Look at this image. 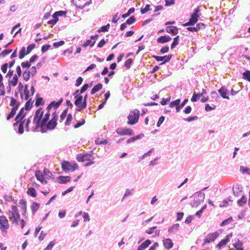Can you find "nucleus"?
Segmentation results:
<instances>
[{
	"instance_id": "nucleus-1",
	"label": "nucleus",
	"mask_w": 250,
	"mask_h": 250,
	"mask_svg": "<svg viewBox=\"0 0 250 250\" xmlns=\"http://www.w3.org/2000/svg\"><path fill=\"white\" fill-rule=\"evenodd\" d=\"M7 214L9 219L12 224L16 225H19L18 220L20 218V214L17 206H12L11 209L8 210Z\"/></svg>"
},
{
	"instance_id": "nucleus-2",
	"label": "nucleus",
	"mask_w": 250,
	"mask_h": 250,
	"mask_svg": "<svg viewBox=\"0 0 250 250\" xmlns=\"http://www.w3.org/2000/svg\"><path fill=\"white\" fill-rule=\"evenodd\" d=\"M43 115V111L42 108L37 109L35 112V115L33 121V123L35 125L32 128V131L35 132L39 127H41V122Z\"/></svg>"
},
{
	"instance_id": "nucleus-3",
	"label": "nucleus",
	"mask_w": 250,
	"mask_h": 250,
	"mask_svg": "<svg viewBox=\"0 0 250 250\" xmlns=\"http://www.w3.org/2000/svg\"><path fill=\"white\" fill-rule=\"evenodd\" d=\"M140 117V111L137 109H135L130 111L128 117L127 124L130 125L136 124L139 120Z\"/></svg>"
},
{
	"instance_id": "nucleus-4",
	"label": "nucleus",
	"mask_w": 250,
	"mask_h": 250,
	"mask_svg": "<svg viewBox=\"0 0 250 250\" xmlns=\"http://www.w3.org/2000/svg\"><path fill=\"white\" fill-rule=\"evenodd\" d=\"M200 10L199 7L198 6L194 10V12L190 15V18L188 21L183 24L184 26H192L194 25L198 21V18L200 17Z\"/></svg>"
},
{
	"instance_id": "nucleus-5",
	"label": "nucleus",
	"mask_w": 250,
	"mask_h": 250,
	"mask_svg": "<svg viewBox=\"0 0 250 250\" xmlns=\"http://www.w3.org/2000/svg\"><path fill=\"white\" fill-rule=\"evenodd\" d=\"M92 156L87 153L85 154H79L77 156V160L78 162H84L88 161L89 162L87 163L85 165V167H88L93 164H94V162L93 161Z\"/></svg>"
},
{
	"instance_id": "nucleus-6",
	"label": "nucleus",
	"mask_w": 250,
	"mask_h": 250,
	"mask_svg": "<svg viewBox=\"0 0 250 250\" xmlns=\"http://www.w3.org/2000/svg\"><path fill=\"white\" fill-rule=\"evenodd\" d=\"M62 168L65 172L74 171L78 168V166L75 163H71L64 161L62 163Z\"/></svg>"
},
{
	"instance_id": "nucleus-7",
	"label": "nucleus",
	"mask_w": 250,
	"mask_h": 250,
	"mask_svg": "<svg viewBox=\"0 0 250 250\" xmlns=\"http://www.w3.org/2000/svg\"><path fill=\"white\" fill-rule=\"evenodd\" d=\"M57 124V122L51 119L48 123H46L44 126L39 128L41 129V131L42 133H45L47 130H52L54 129L56 126Z\"/></svg>"
},
{
	"instance_id": "nucleus-8",
	"label": "nucleus",
	"mask_w": 250,
	"mask_h": 250,
	"mask_svg": "<svg viewBox=\"0 0 250 250\" xmlns=\"http://www.w3.org/2000/svg\"><path fill=\"white\" fill-rule=\"evenodd\" d=\"M71 1L76 7L81 9H83L91 2V0H72Z\"/></svg>"
},
{
	"instance_id": "nucleus-9",
	"label": "nucleus",
	"mask_w": 250,
	"mask_h": 250,
	"mask_svg": "<svg viewBox=\"0 0 250 250\" xmlns=\"http://www.w3.org/2000/svg\"><path fill=\"white\" fill-rule=\"evenodd\" d=\"M9 228V224L7 218L2 215L0 216V228L2 231H6Z\"/></svg>"
},
{
	"instance_id": "nucleus-10",
	"label": "nucleus",
	"mask_w": 250,
	"mask_h": 250,
	"mask_svg": "<svg viewBox=\"0 0 250 250\" xmlns=\"http://www.w3.org/2000/svg\"><path fill=\"white\" fill-rule=\"evenodd\" d=\"M172 55L171 54L166 55L164 56H158L154 55L153 57L158 62L162 61L160 65H163L166 62H169L172 58Z\"/></svg>"
},
{
	"instance_id": "nucleus-11",
	"label": "nucleus",
	"mask_w": 250,
	"mask_h": 250,
	"mask_svg": "<svg viewBox=\"0 0 250 250\" xmlns=\"http://www.w3.org/2000/svg\"><path fill=\"white\" fill-rule=\"evenodd\" d=\"M116 133L120 135H133V130L130 128H118L116 130Z\"/></svg>"
},
{
	"instance_id": "nucleus-12",
	"label": "nucleus",
	"mask_w": 250,
	"mask_h": 250,
	"mask_svg": "<svg viewBox=\"0 0 250 250\" xmlns=\"http://www.w3.org/2000/svg\"><path fill=\"white\" fill-rule=\"evenodd\" d=\"M25 116L24 108L22 107L21 109L20 112L15 118L16 123L13 125L15 129H16V126H18V124L20 123L22 121Z\"/></svg>"
},
{
	"instance_id": "nucleus-13",
	"label": "nucleus",
	"mask_w": 250,
	"mask_h": 250,
	"mask_svg": "<svg viewBox=\"0 0 250 250\" xmlns=\"http://www.w3.org/2000/svg\"><path fill=\"white\" fill-rule=\"evenodd\" d=\"M219 235V233L217 231L208 234L204 240L203 245L214 241Z\"/></svg>"
},
{
	"instance_id": "nucleus-14",
	"label": "nucleus",
	"mask_w": 250,
	"mask_h": 250,
	"mask_svg": "<svg viewBox=\"0 0 250 250\" xmlns=\"http://www.w3.org/2000/svg\"><path fill=\"white\" fill-rule=\"evenodd\" d=\"M35 176L37 179L42 184H46L47 181L45 179L44 176L42 172L40 170H38L35 172Z\"/></svg>"
},
{
	"instance_id": "nucleus-15",
	"label": "nucleus",
	"mask_w": 250,
	"mask_h": 250,
	"mask_svg": "<svg viewBox=\"0 0 250 250\" xmlns=\"http://www.w3.org/2000/svg\"><path fill=\"white\" fill-rule=\"evenodd\" d=\"M218 91L223 98L229 99V96L228 95L229 94V91L226 87L225 86H222Z\"/></svg>"
},
{
	"instance_id": "nucleus-16",
	"label": "nucleus",
	"mask_w": 250,
	"mask_h": 250,
	"mask_svg": "<svg viewBox=\"0 0 250 250\" xmlns=\"http://www.w3.org/2000/svg\"><path fill=\"white\" fill-rule=\"evenodd\" d=\"M171 38L169 35L162 36L157 39V42L158 43H165L170 41Z\"/></svg>"
},
{
	"instance_id": "nucleus-17",
	"label": "nucleus",
	"mask_w": 250,
	"mask_h": 250,
	"mask_svg": "<svg viewBox=\"0 0 250 250\" xmlns=\"http://www.w3.org/2000/svg\"><path fill=\"white\" fill-rule=\"evenodd\" d=\"M163 243L165 248L168 250L172 248L173 246L172 240L169 238L164 239Z\"/></svg>"
},
{
	"instance_id": "nucleus-18",
	"label": "nucleus",
	"mask_w": 250,
	"mask_h": 250,
	"mask_svg": "<svg viewBox=\"0 0 250 250\" xmlns=\"http://www.w3.org/2000/svg\"><path fill=\"white\" fill-rule=\"evenodd\" d=\"M19 204L21 207V208L22 211V215H25L26 213V202L24 199H21L20 200Z\"/></svg>"
},
{
	"instance_id": "nucleus-19",
	"label": "nucleus",
	"mask_w": 250,
	"mask_h": 250,
	"mask_svg": "<svg viewBox=\"0 0 250 250\" xmlns=\"http://www.w3.org/2000/svg\"><path fill=\"white\" fill-rule=\"evenodd\" d=\"M11 101L10 103V106H12V108H15V110H17L19 107L20 103L18 102L13 97H10Z\"/></svg>"
},
{
	"instance_id": "nucleus-20",
	"label": "nucleus",
	"mask_w": 250,
	"mask_h": 250,
	"mask_svg": "<svg viewBox=\"0 0 250 250\" xmlns=\"http://www.w3.org/2000/svg\"><path fill=\"white\" fill-rule=\"evenodd\" d=\"M167 33L171 34L172 35H175L178 33V29L176 26H169L166 28Z\"/></svg>"
},
{
	"instance_id": "nucleus-21",
	"label": "nucleus",
	"mask_w": 250,
	"mask_h": 250,
	"mask_svg": "<svg viewBox=\"0 0 250 250\" xmlns=\"http://www.w3.org/2000/svg\"><path fill=\"white\" fill-rule=\"evenodd\" d=\"M24 122L25 120L23 122H21L20 123L18 124V126H16V128L17 127H18V132L20 134H21L23 133L24 127H25ZM15 130H17V129L16 128Z\"/></svg>"
},
{
	"instance_id": "nucleus-22",
	"label": "nucleus",
	"mask_w": 250,
	"mask_h": 250,
	"mask_svg": "<svg viewBox=\"0 0 250 250\" xmlns=\"http://www.w3.org/2000/svg\"><path fill=\"white\" fill-rule=\"evenodd\" d=\"M151 243L150 240L147 239L141 244L137 250H144Z\"/></svg>"
},
{
	"instance_id": "nucleus-23",
	"label": "nucleus",
	"mask_w": 250,
	"mask_h": 250,
	"mask_svg": "<svg viewBox=\"0 0 250 250\" xmlns=\"http://www.w3.org/2000/svg\"><path fill=\"white\" fill-rule=\"evenodd\" d=\"M58 178L60 184H66L71 180V177L70 176H60Z\"/></svg>"
},
{
	"instance_id": "nucleus-24",
	"label": "nucleus",
	"mask_w": 250,
	"mask_h": 250,
	"mask_svg": "<svg viewBox=\"0 0 250 250\" xmlns=\"http://www.w3.org/2000/svg\"><path fill=\"white\" fill-rule=\"evenodd\" d=\"M229 235H227L224 239L222 240L217 245L216 247L219 249L222 247L225 246L227 245V243L229 241Z\"/></svg>"
},
{
	"instance_id": "nucleus-25",
	"label": "nucleus",
	"mask_w": 250,
	"mask_h": 250,
	"mask_svg": "<svg viewBox=\"0 0 250 250\" xmlns=\"http://www.w3.org/2000/svg\"><path fill=\"white\" fill-rule=\"evenodd\" d=\"M103 87V85L101 83H99L95 85L91 90V94L92 95L94 94L97 92L101 90Z\"/></svg>"
},
{
	"instance_id": "nucleus-26",
	"label": "nucleus",
	"mask_w": 250,
	"mask_h": 250,
	"mask_svg": "<svg viewBox=\"0 0 250 250\" xmlns=\"http://www.w3.org/2000/svg\"><path fill=\"white\" fill-rule=\"evenodd\" d=\"M18 82V76L17 75H15L13 76L12 80L8 81V84L15 86Z\"/></svg>"
},
{
	"instance_id": "nucleus-27",
	"label": "nucleus",
	"mask_w": 250,
	"mask_h": 250,
	"mask_svg": "<svg viewBox=\"0 0 250 250\" xmlns=\"http://www.w3.org/2000/svg\"><path fill=\"white\" fill-rule=\"evenodd\" d=\"M50 115V112H47V113H45L44 117L42 118V120L41 127H42L43 126H44V125H45L46 123L49 120Z\"/></svg>"
},
{
	"instance_id": "nucleus-28",
	"label": "nucleus",
	"mask_w": 250,
	"mask_h": 250,
	"mask_svg": "<svg viewBox=\"0 0 250 250\" xmlns=\"http://www.w3.org/2000/svg\"><path fill=\"white\" fill-rule=\"evenodd\" d=\"M74 104L78 107L83 101V97L82 95L75 96Z\"/></svg>"
},
{
	"instance_id": "nucleus-29",
	"label": "nucleus",
	"mask_w": 250,
	"mask_h": 250,
	"mask_svg": "<svg viewBox=\"0 0 250 250\" xmlns=\"http://www.w3.org/2000/svg\"><path fill=\"white\" fill-rule=\"evenodd\" d=\"M242 78L250 83V71L246 70L242 73Z\"/></svg>"
},
{
	"instance_id": "nucleus-30",
	"label": "nucleus",
	"mask_w": 250,
	"mask_h": 250,
	"mask_svg": "<svg viewBox=\"0 0 250 250\" xmlns=\"http://www.w3.org/2000/svg\"><path fill=\"white\" fill-rule=\"evenodd\" d=\"M87 102L86 101L83 100L82 103L80 104V105L76 108V110L77 111H81L84 108L86 107Z\"/></svg>"
},
{
	"instance_id": "nucleus-31",
	"label": "nucleus",
	"mask_w": 250,
	"mask_h": 250,
	"mask_svg": "<svg viewBox=\"0 0 250 250\" xmlns=\"http://www.w3.org/2000/svg\"><path fill=\"white\" fill-rule=\"evenodd\" d=\"M27 193L28 195L33 197H35L37 196V192L35 190V189L33 188H28Z\"/></svg>"
},
{
	"instance_id": "nucleus-32",
	"label": "nucleus",
	"mask_w": 250,
	"mask_h": 250,
	"mask_svg": "<svg viewBox=\"0 0 250 250\" xmlns=\"http://www.w3.org/2000/svg\"><path fill=\"white\" fill-rule=\"evenodd\" d=\"M180 102L181 100L180 99H176V100L171 102L169 104V106L171 108L180 105Z\"/></svg>"
},
{
	"instance_id": "nucleus-33",
	"label": "nucleus",
	"mask_w": 250,
	"mask_h": 250,
	"mask_svg": "<svg viewBox=\"0 0 250 250\" xmlns=\"http://www.w3.org/2000/svg\"><path fill=\"white\" fill-rule=\"evenodd\" d=\"M179 36H177L175 37L173 39V41L171 44V49H172L176 47V46L179 43Z\"/></svg>"
},
{
	"instance_id": "nucleus-34",
	"label": "nucleus",
	"mask_w": 250,
	"mask_h": 250,
	"mask_svg": "<svg viewBox=\"0 0 250 250\" xmlns=\"http://www.w3.org/2000/svg\"><path fill=\"white\" fill-rule=\"evenodd\" d=\"M63 102V99L61 98L57 102H56L55 101H53L51 103H54V104H53L52 107H53L55 109H56L58 108L59 106Z\"/></svg>"
},
{
	"instance_id": "nucleus-35",
	"label": "nucleus",
	"mask_w": 250,
	"mask_h": 250,
	"mask_svg": "<svg viewBox=\"0 0 250 250\" xmlns=\"http://www.w3.org/2000/svg\"><path fill=\"white\" fill-rule=\"evenodd\" d=\"M110 27V24L109 23L101 27L98 30L99 33L102 32H106L108 31Z\"/></svg>"
},
{
	"instance_id": "nucleus-36",
	"label": "nucleus",
	"mask_w": 250,
	"mask_h": 250,
	"mask_svg": "<svg viewBox=\"0 0 250 250\" xmlns=\"http://www.w3.org/2000/svg\"><path fill=\"white\" fill-rule=\"evenodd\" d=\"M233 246L237 250H243V243L241 242L238 241L237 243L233 244Z\"/></svg>"
},
{
	"instance_id": "nucleus-37",
	"label": "nucleus",
	"mask_w": 250,
	"mask_h": 250,
	"mask_svg": "<svg viewBox=\"0 0 250 250\" xmlns=\"http://www.w3.org/2000/svg\"><path fill=\"white\" fill-rule=\"evenodd\" d=\"M246 202L247 198L244 196H243L240 199L237 201V203L240 206H244L245 204H246Z\"/></svg>"
},
{
	"instance_id": "nucleus-38",
	"label": "nucleus",
	"mask_w": 250,
	"mask_h": 250,
	"mask_svg": "<svg viewBox=\"0 0 250 250\" xmlns=\"http://www.w3.org/2000/svg\"><path fill=\"white\" fill-rule=\"evenodd\" d=\"M95 43V41H92L91 40H87L85 42H84L83 44V46L85 47H87V46L88 45H90V47H92L94 44Z\"/></svg>"
},
{
	"instance_id": "nucleus-39",
	"label": "nucleus",
	"mask_w": 250,
	"mask_h": 250,
	"mask_svg": "<svg viewBox=\"0 0 250 250\" xmlns=\"http://www.w3.org/2000/svg\"><path fill=\"white\" fill-rule=\"evenodd\" d=\"M44 104L43 98L41 97L38 98L36 99L35 105L37 107L39 106L40 105H42Z\"/></svg>"
},
{
	"instance_id": "nucleus-40",
	"label": "nucleus",
	"mask_w": 250,
	"mask_h": 250,
	"mask_svg": "<svg viewBox=\"0 0 250 250\" xmlns=\"http://www.w3.org/2000/svg\"><path fill=\"white\" fill-rule=\"evenodd\" d=\"M27 54H26V52H25V48L24 47H22L20 51L19 57L20 59H21L23 58Z\"/></svg>"
},
{
	"instance_id": "nucleus-41",
	"label": "nucleus",
	"mask_w": 250,
	"mask_h": 250,
	"mask_svg": "<svg viewBox=\"0 0 250 250\" xmlns=\"http://www.w3.org/2000/svg\"><path fill=\"white\" fill-rule=\"evenodd\" d=\"M179 227L180 226L179 224H175L173 225L171 228L168 229V231L171 233L174 231H176L179 229Z\"/></svg>"
},
{
	"instance_id": "nucleus-42",
	"label": "nucleus",
	"mask_w": 250,
	"mask_h": 250,
	"mask_svg": "<svg viewBox=\"0 0 250 250\" xmlns=\"http://www.w3.org/2000/svg\"><path fill=\"white\" fill-rule=\"evenodd\" d=\"M92 83H91L90 84L85 83L84 84L81 88L80 90V94H82L83 92H84L88 88V87L92 86Z\"/></svg>"
},
{
	"instance_id": "nucleus-43",
	"label": "nucleus",
	"mask_w": 250,
	"mask_h": 250,
	"mask_svg": "<svg viewBox=\"0 0 250 250\" xmlns=\"http://www.w3.org/2000/svg\"><path fill=\"white\" fill-rule=\"evenodd\" d=\"M40 205L37 202H34L31 206V209L33 213H35L39 208Z\"/></svg>"
},
{
	"instance_id": "nucleus-44",
	"label": "nucleus",
	"mask_w": 250,
	"mask_h": 250,
	"mask_svg": "<svg viewBox=\"0 0 250 250\" xmlns=\"http://www.w3.org/2000/svg\"><path fill=\"white\" fill-rule=\"evenodd\" d=\"M133 62V60L131 59H128L125 62V66L126 69L130 68L131 65Z\"/></svg>"
},
{
	"instance_id": "nucleus-45",
	"label": "nucleus",
	"mask_w": 250,
	"mask_h": 250,
	"mask_svg": "<svg viewBox=\"0 0 250 250\" xmlns=\"http://www.w3.org/2000/svg\"><path fill=\"white\" fill-rule=\"evenodd\" d=\"M143 137H144V134L141 133L138 135H136V136L131 137V138L127 139V141H136L137 140L142 139Z\"/></svg>"
},
{
	"instance_id": "nucleus-46",
	"label": "nucleus",
	"mask_w": 250,
	"mask_h": 250,
	"mask_svg": "<svg viewBox=\"0 0 250 250\" xmlns=\"http://www.w3.org/2000/svg\"><path fill=\"white\" fill-rule=\"evenodd\" d=\"M23 78L25 81H28L29 80L30 74L28 73V70L24 71L22 74Z\"/></svg>"
},
{
	"instance_id": "nucleus-47",
	"label": "nucleus",
	"mask_w": 250,
	"mask_h": 250,
	"mask_svg": "<svg viewBox=\"0 0 250 250\" xmlns=\"http://www.w3.org/2000/svg\"><path fill=\"white\" fill-rule=\"evenodd\" d=\"M240 171L243 174H250V169L243 166L240 167Z\"/></svg>"
},
{
	"instance_id": "nucleus-48",
	"label": "nucleus",
	"mask_w": 250,
	"mask_h": 250,
	"mask_svg": "<svg viewBox=\"0 0 250 250\" xmlns=\"http://www.w3.org/2000/svg\"><path fill=\"white\" fill-rule=\"evenodd\" d=\"M24 94L25 95V99L28 100L29 98V91L28 89V85L26 84L24 86Z\"/></svg>"
},
{
	"instance_id": "nucleus-49",
	"label": "nucleus",
	"mask_w": 250,
	"mask_h": 250,
	"mask_svg": "<svg viewBox=\"0 0 250 250\" xmlns=\"http://www.w3.org/2000/svg\"><path fill=\"white\" fill-rule=\"evenodd\" d=\"M16 111L15 108H12L11 112L8 114L7 116V120H9L12 118H13L15 115Z\"/></svg>"
},
{
	"instance_id": "nucleus-50",
	"label": "nucleus",
	"mask_w": 250,
	"mask_h": 250,
	"mask_svg": "<svg viewBox=\"0 0 250 250\" xmlns=\"http://www.w3.org/2000/svg\"><path fill=\"white\" fill-rule=\"evenodd\" d=\"M28 73H30L32 77H33L37 73V68L36 66H32L30 70H28Z\"/></svg>"
},
{
	"instance_id": "nucleus-51",
	"label": "nucleus",
	"mask_w": 250,
	"mask_h": 250,
	"mask_svg": "<svg viewBox=\"0 0 250 250\" xmlns=\"http://www.w3.org/2000/svg\"><path fill=\"white\" fill-rule=\"evenodd\" d=\"M67 112H68V108H66L65 109H64L63 111V112H62V113L61 114V115L60 116L61 122H62L65 119V118L66 117Z\"/></svg>"
},
{
	"instance_id": "nucleus-52",
	"label": "nucleus",
	"mask_w": 250,
	"mask_h": 250,
	"mask_svg": "<svg viewBox=\"0 0 250 250\" xmlns=\"http://www.w3.org/2000/svg\"><path fill=\"white\" fill-rule=\"evenodd\" d=\"M136 21V19L134 16H131L129 19H128L125 22L127 24L130 25Z\"/></svg>"
},
{
	"instance_id": "nucleus-53",
	"label": "nucleus",
	"mask_w": 250,
	"mask_h": 250,
	"mask_svg": "<svg viewBox=\"0 0 250 250\" xmlns=\"http://www.w3.org/2000/svg\"><path fill=\"white\" fill-rule=\"evenodd\" d=\"M31 99H30L25 104L24 108L26 110H30L32 107V103H31Z\"/></svg>"
},
{
	"instance_id": "nucleus-54",
	"label": "nucleus",
	"mask_w": 250,
	"mask_h": 250,
	"mask_svg": "<svg viewBox=\"0 0 250 250\" xmlns=\"http://www.w3.org/2000/svg\"><path fill=\"white\" fill-rule=\"evenodd\" d=\"M85 123V120L84 119H82L80 121H79L77 122V123L74 125L75 128H78L84 125Z\"/></svg>"
},
{
	"instance_id": "nucleus-55",
	"label": "nucleus",
	"mask_w": 250,
	"mask_h": 250,
	"mask_svg": "<svg viewBox=\"0 0 250 250\" xmlns=\"http://www.w3.org/2000/svg\"><path fill=\"white\" fill-rule=\"evenodd\" d=\"M35 46V43H32L29 45L27 47L26 54H29Z\"/></svg>"
},
{
	"instance_id": "nucleus-56",
	"label": "nucleus",
	"mask_w": 250,
	"mask_h": 250,
	"mask_svg": "<svg viewBox=\"0 0 250 250\" xmlns=\"http://www.w3.org/2000/svg\"><path fill=\"white\" fill-rule=\"evenodd\" d=\"M150 5L149 4H146L145 8H142L141 9V12L142 14H145V13L147 12V11H149L150 10Z\"/></svg>"
},
{
	"instance_id": "nucleus-57",
	"label": "nucleus",
	"mask_w": 250,
	"mask_h": 250,
	"mask_svg": "<svg viewBox=\"0 0 250 250\" xmlns=\"http://www.w3.org/2000/svg\"><path fill=\"white\" fill-rule=\"evenodd\" d=\"M211 98L212 99L216 101L217 99L219 98V96L218 95V93L215 91H212L211 92Z\"/></svg>"
},
{
	"instance_id": "nucleus-58",
	"label": "nucleus",
	"mask_w": 250,
	"mask_h": 250,
	"mask_svg": "<svg viewBox=\"0 0 250 250\" xmlns=\"http://www.w3.org/2000/svg\"><path fill=\"white\" fill-rule=\"evenodd\" d=\"M232 221H233V219H232V217H229V218L224 220L221 223V226H223L229 224V223H230L231 222H232Z\"/></svg>"
},
{
	"instance_id": "nucleus-59",
	"label": "nucleus",
	"mask_w": 250,
	"mask_h": 250,
	"mask_svg": "<svg viewBox=\"0 0 250 250\" xmlns=\"http://www.w3.org/2000/svg\"><path fill=\"white\" fill-rule=\"evenodd\" d=\"M51 47V45L49 44H45L43 45L41 48V51L42 53L46 52Z\"/></svg>"
},
{
	"instance_id": "nucleus-60",
	"label": "nucleus",
	"mask_w": 250,
	"mask_h": 250,
	"mask_svg": "<svg viewBox=\"0 0 250 250\" xmlns=\"http://www.w3.org/2000/svg\"><path fill=\"white\" fill-rule=\"evenodd\" d=\"M64 44V42L63 41H61L58 42H55L53 43V45L55 48L59 47Z\"/></svg>"
},
{
	"instance_id": "nucleus-61",
	"label": "nucleus",
	"mask_w": 250,
	"mask_h": 250,
	"mask_svg": "<svg viewBox=\"0 0 250 250\" xmlns=\"http://www.w3.org/2000/svg\"><path fill=\"white\" fill-rule=\"evenodd\" d=\"M12 51V49H9V50H4L3 51H2L0 54V56L1 57H4L5 56H6L7 55L9 54L10 53H11V52Z\"/></svg>"
},
{
	"instance_id": "nucleus-62",
	"label": "nucleus",
	"mask_w": 250,
	"mask_h": 250,
	"mask_svg": "<svg viewBox=\"0 0 250 250\" xmlns=\"http://www.w3.org/2000/svg\"><path fill=\"white\" fill-rule=\"evenodd\" d=\"M72 120V115L71 114H69L66 118V120L65 122V125H68L70 124V122Z\"/></svg>"
},
{
	"instance_id": "nucleus-63",
	"label": "nucleus",
	"mask_w": 250,
	"mask_h": 250,
	"mask_svg": "<svg viewBox=\"0 0 250 250\" xmlns=\"http://www.w3.org/2000/svg\"><path fill=\"white\" fill-rule=\"evenodd\" d=\"M206 26V25L204 23L201 22L197 23L196 26L198 31L201 29H205Z\"/></svg>"
},
{
	"instance_id": "nucleus-64",
	"label": "nucleus",
	"mask_w": 250,
	"mask_h": 250,
	"mask_svg": "<svg viewBox=\"0 0 250 250\" xmlns=\"http://www.w3.org/2000/svg\"><path fill=\"white\" fill-rule=\"evenodd\" d=\"M31 63L29 61L23 62H21V65L22 68H29L31 66Z\"/></svg>"
}]
</instances>
